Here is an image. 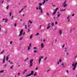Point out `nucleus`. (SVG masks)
<instances>
[{"label":"nucleus","instance_id":"1","mask_svg":"<svg viewBox=\"0 0 77 77\" xmlns=\"http://www.w3.org/2000/svg\"><path fill=\"white\" fill-rule=\"evenodd\" d=\"M74 63H75V65H74ZM77 64V62L75 63V62H73V63H72V66H74L73 68V70H75V68H76V67Z\"/></svg>","mask_w":77,"mask_h":77},{"label":"nucleus","instance_id":"2","mask_svg":"<svg viewBox=\"0 0 77 77\" xmlns=\"http://www.w3.org/2000/svg\"><path fill=\"white\" fill-rule=\"evenodd\" d=\"M33 73H34V72H33V71H32L31 73L29 74L28 75H27L26 76V77H30V76H31L32 75H33Z\"/></svg>","mask_w":77,"mask_h":77},{"label":"nucleus","instance_id":"3","mask_svg":"<svg viewBox=\"0 0 77 77\" xmlns=\"http://www.w3.org/2000/svg\"><path fill=\"white\" fill-rule=\"evenodd\" d=\"M33 60H31L30 61L29 63L30 64V67L32 66V65H33Z\"/></svg>","mask_w":77,"mask_h":77},{"label":"nucleus","instance_id":"4","mask_svg":"<svg viewBox=\"0 0 77 77\" xmlns=\"http://www.w3.org/2000/svg\"><path fill=\"white\" fill-rule=\"evenodd\" d=\"M38 9H39V10H40L41 14L43 13V12H42V8H41V6H39L38 7Z\"/></svg>","mask_w":77,"mask_h":77},{"label":"nucleus","instance_id":"5","mask_svg":"<svg viewBox=\"0 0 77 77\" xmlns=\"http://www.w3.org/2000/svg\"><path fill=\"white\" fill-rule=\"evenodd\" d=\"M39 64H40V63H41V59H42L43 58V57L41 56V57H39Z\"/></svg>","mask_w":77,"mask_h":77},{"label":"nucleus","instance_id":"6","mask_svg":"<svg viewBox=\"0 0 77 77\" xmlns=\"http://www.w3.org/2000/svg\"><path fill=\"white\" fill-rule=\"evenodd\" d=\"M5 59H6V57L5 56V55H4V59L3 60V63H5Z\"/></svg>","mask_w":77,"mask_h":77},{"label":"nucleus","instance_id":"7","mask_svg":"<svg viewBox=\"0 0 77 77\" xmlns=\"http://www.w3.org/2000/svg\"><path fill=\"white\" fill-rule=\"evenodd\" d=\"M59 32L60 34V35H62V31L61 30H59Z\"/></svg>","mask_w":77,"mask_h":77},{"label":"nucleus","instance_id":"8","mask_svg":"<svg viewBox=\"0 0 77 77\" xmlns=\"http://www.w3.org/2000/svg\"><path fill=\"white\" fill-rule=\"evenodd\" d=\"M2 20L3 21H5V20H6L5 21V23H7V21H8V19H2Z\"/></svg>","mask_w":77,"mask_h":77},{"label":"nucleus","instance_id":"9","mask_svg":"<svg viewBox=\"0 0 77 77\" xmlns=\"http://www.w3.org/2000/svg\"><path fill=\"white\" fill-rule=\"evenodd\" d=\"M41 48H44V44L42 43L41 44Z\"/></svg>","mask_w":77,"mask_h":77},{"label":"nucleus","instance_id":"10","mask_svg":"<svg viewBox=\"0 0 77 77\" xmlns=\"http://www.w3.org/2000/svg\"><path fill=\"white\" fill-rule=\"evenodd\" d=\"M63 5L64 7H66V6H67V4H63Z\"/></svg>","mask_w":77,"mask_h":77},{"label":"nucleus","instance_id":"11","mask_svg":"<svg viewBox=\"0 0 77 77\" xmlns=\"http://www.w3.org/2000/svg\"><path fill=\"white\" fill-rule=\"evenodd\" d=\"M23 30L22 29L20 32V33H21L22 34H23Z\"/></svg>","mask_w":77,"mask_h":77},{"label":"nucleus","instance_id":"12","mask_svg":"<svg viewBox=\"0 0 77 77\" xmlns=\"http://www.w3.org/2000/svg\"><path fill=\"white\" fill-rule=\"evenodd\" d=\"M66 11V9H64V10H60V11H62V12H63V11Z\"/></svg>","mask_w":77,"mask_h":77},{"label":"nucleus","instance_id":"13","mask_svg":"<svg viewBox=\"0 0 77 77\" xmlns=\"http://www.w3.org/2000/svg\"><path fill=\"white\" fill-rule=\"evenodd\" d=\"M23 35V34H21V33H20V34L19 35V36L20 37L21 36V35Z\"/></svg>","mask_w":77,"mask_h":77},{"label":"nucleus","instance_id":"14","mask_svg":"<svg viewBox=\"0 0 77 77\" xmlns=\"http://www.w3.org/2000/svg\"><path fill=\"white\" fill-rule=\"evenodd\" d=\"M8 59H9V57L8 56L6 58V60L8 61Z\"/></svg>","mask_w":77,"mask_h":77},{"label":"nucleus","instance_id":"15","mask_svg":"<svg viewBox=\"0 0 77 77\" xmlns=\"http://www.w3.org/2000/svg\"><path fill=\"white\" fill-rule=\"evenodd\" d=\"M45 2H46V1H45V0H44L43 2V4H45Z\"/></svg>","mask_w":77,"mask_h":77},{"label":"nucleus","instance_id":"16","mask_svg":"<svg viewBox=\"0 0 77 77\" xmlns=\"http://www.w3.org/2000/svg\"><path fill=\"white\" fill-rule=\"evenodd\" d=\"M34 52L35 53H37L38 51L37 50H35Z\"/></svg>","mask_w":77,"mask_h":77},{"label":"nucleus","instance_id":"17","mask_svg":"<svg viewBox=\"0 0 77 77\" xmlns=\"http://www.w3.org/2000/svg\"><path fill=\"white\" fill-rule=\"evenodd\" d=\"M3 72H4V70H1V71H0V72L1 73H3Z\"/></svg>","mask_w":77,"mask_h":77},{"label":"nucleus","instance_id":"18","mask_svg":"<svg viewBox=\"0 0 77 77\" xmlns=\"http://www.w3.org/2000/svg\"><path fill=\"white\" fill-rule=\"evenodd\" d=\"M39 35V33H37L36 34H35V36H38V35Z\"/></svg>","mask_w":77,"mask_h":77},{"label":"nucleus","instance_id":"19","mask_svg":"<svg viewBox=\"0 0 77 77\" xmlns=\"http://www.w3.org/2000/svg\"><path fill=\"white\" fill-rule=\"evenodd\" d=\"M4 51H5V50H3L2 52L1 53V54H2V53H4Z\"/></svg>","mask_w":77,"mask_h":77},{"label":"nucleus","instance_id":"20","mask_svg":"<svg viewBox=\"0 0 77 77\" xmlns=\"http://www.w3.org/2000/svg\"><path fill=\"white\" fill-rule=\"evenodd\" d=\"M50 26H48L47 27V29H50Z\"/></svg>","mask_w":77,"mask_h":77},{"label":"nucleus","instance_id":"21","mask_svg":"<svg viewBox=\"0 0 77 77\" xmlns=\"http://www.w3.org/2000/svg\"><path fill=\"white\" fill-rule=\"evenodd\" d=\"M25 28L26 29H27V25H26V24H25Z\"/></svg>","mask_w":77,"mask_h":77},{"label":"nucleus","instance_id":"22","mask_svg":"<svg viewBox=\"0 0 77 77\" xmlns=\"http://www.w3.org/2000/svg\"><path fill=\"white\" fill-rule=\"evenodd\" d=\"M56 11H54V13L52 14L53 15H54V14H56Z\"/></svg>","mask_w":77,"mask_h":77},{"label":"nucleus","instance_id":"23","mask_svg":"<svg viewBox=\"0 0 77 77\" xmlns=\"http://www.w3.org/2000/svg\"><path fill=\"white\" fill-rule=\"evenodd\" d=\"M60 15H61L60 14H58V15H57V17H60Z\"/></svg>","mask_w":77,"mask_h":77},{"label":"nucleus","instance_id":"24","mask_svg":"<svg viewBox=\"0 0 77 77\" xmlns=\"http://www.w3.org/2000/svg\"><path fill=\"white\" fill-rule=\"evenodd\" d=\"M29 23H30V24H32L33 22H32V21H31L30 20L29 21Z\"/></svg>","mask_w":77,"mask_h":77},{"label":"nucleus","instance_id":"25","mask_svg":"<svg viewBox=\"0 0 77 77\" xmlns=\"http://www.w3.org/2000/svg\"><path fill=\"white\" fill-rule=\"evenodd\" d=\"M42 5V4L39 3V5L40 6H41Z\"/></svg>","mask_w":77,"mask_h":77},{"label":"nucleus","instance_id":"26","mask_svg":"<svg viewBox=\"0 0 77 77\" xmlns=\"http://www.w3.org/2000/svg\"><path fill=\"white\" fill-rule=\"evenodd\" d=\"M23 37H22L21 38H20V41H21V40H22V39H23Z\"/></svg>","mask_w":77,"mask_h":77},{"label":"nucleus","instance_id":"27","mask_svg":"<svg viewBox=\"0 0 77 77\" xmlns=\"http://www.w3.org/2000/svg\"><path fill=\"white\" fill-rule=\"evenodd\" d=\"M32 37H33V36H32V35H31L30 37V39H32Z\"/></svg>","mask_w":77,"mask_h":77},{"label":"nucleus","instance_id":"28","mask_svg":"<svg viewBox=\"0 0 77 77\" xmlns=\"http://www.w3.org/2000/svg\"><path fill=\"white\" fill-rule=\"evenodd\" d=\"M52 26H54V23H51Z\"/></svg>","mask_w":77,"mask_h":77},{"label":"nucleus","instance_id":"29","mask_svg":"<svg viewBox=\"0 0 77 77\" xmlns=\"http://www.w3.org/2000/svg\"><path fill=\"white\" fill-rule=\"evenodd\" d=\"M66 48H65V52H67V50H66Z\"/></svg>","mask_w":77,"mask_h":77},{"label":"nucleus","instance_id":"30","mask_svg":"<svg viewBox=\"0 0 77 77\" xmlns=\"http://www.w3.org/2000/svg\"><path fill=\"white\" fill-rule=\"evenodd\" d=\"M60 62H62V60L61 59H60L59 60Z\"/></svg>","mask_w":77,"mask_h":77},{"label":"nucleus","instance_id":"31","mask_svg":"<svg viewBox=\"0 0 77 77\" xmlns=\"http://www.w3.org/2000/svg\"><path fill=\"white\" fill-rule=\"evenodd\" d=\"M12 15V13H10V16L11 17V15Z\"/></svg>","mask_w":77,"mask_h":77},{"label":"nucleus","instance_id":"32","mask_svg":"<svg viewBox=\"0 0 77 77\" xmlns=\"http://www.w3.org/2000/svg\"><path fill=\"white\" fill-rule=\"evenodd\" d=\"M13 66H14L13 65L11 67V69H12V68H13Z\"/></svg>","mask_w":77,"mask_h":77},{"label":"nucleus","instance_id":"33","mask_svg":"<svg viewBox=\"0 0 77 77\" xmlns=\"http://www.w3.org/2000/svg\"><path fill=\"white\" fill-rule=\"evenodd\" d=\"M66 72L68 74L69 73V71L68 70H66Z\"/></svg>","mask_w":77,"mask_h":77},{"label":"nucleus","instance_id":"34","mask_svg":"<svg viewBox=\"0 0 77 77\" xmlns=\"http://www.w3.org/2000/svg\"><path fill=\"white\" fill-rule=\"evenodd\" d=\"M4 66L6 68V67L7 66H6V64H5V65H4Z\"/></svg>","mask_w":77,"mask_h":77},{"label":"nucleus","instance_id":"35","mask_svg":"<svg viewBox=\"0 0 77 77\" xmlns=\"http://www.w3.org/2000/svg\"><path fill=\"white\" fill-rule=\"evenodd\" d=\"M9 6H7V9H9Z\"/></svg>","mask_w":77,"mask_h":77},{"label":"nucleus","instance_id":"36","mask_svg":"<svg viewBox=\"0 0 77 77\" xmlns=\"http://www.w3.org/2000/svg\"><path fill=\"white\" fill-rule=\"evenodd\" d=\"M62 65H63V67H65V65H64L63 63L62 64Z\"/></svg>","mask_w":77,"mask_h":77},{"label":"nucleus","instance_id":"37","mask_svg":"<svg viewBox=\"0 0 77 77\" xmlns=\"http://www.w3.org/2000/svg\"><path fill=\"white\" fill-rule=\"evenodd\" d=\"M37 49V48H36V47H34L33 48V49H34V50L35 49Z\"/></svg>","mask_w":77,"mask_h":77},{"label":"nucleus","instance_id":"38","mask_svg":"<svg viewBox=\"0 0 77 77\" xmlns=\"http://www.w3.org/2000/svg\"><path fill=\"white\" fill-rule=\"evenodd\" d=\"M69 54V53L67 52V53H66V55H67V56H68Z\"/></svg>","mask_w":77,"mask_h":77},{"label":"nucleus","instance_id":"39","mask_svg":"<svg viewBox=\"0 0 77 77\" xmlns=\"http://www.w3.org/2000/svg\"><path fill=\"white\" fill-rule=\"evenodd\" d=\"M27 71V69H25V70H24V72H26V71Z\"/></svg>","mask_w":77,"mask_h":77},{"label":"nucleus","instance_id":"40","mask_svg":"<svg viewBox=\"0 0 77 77\" xmlns=\"http://www.w3.org/2000/svg\"><path fill=\"white\" fill-rule=\"evenodd\" d=\"M13 18H14V16H12V17L11 18V20H13Z\"/></svg>","mask_w":77,"mask_h":77},{"label":"nucleus","instance_id":"41","mask_svg":"<svg viewBox=\"0 0 77 77\" xmlns=\"http://www.w3.org/2000/svg\"><path fill=\"white\" fill-rule=\"evenodd\" d=\"M17 25V23H15L14 24V26H15V27H16Z\"/></svg>","mask_w":77,"mask_h":77},{"label":"nucleus","instance_id":"42","mask_svg":"<svg viewBox=\"0 0 77 77\" xmlns=\"http://www.w3.org/2000/svg\"><path fill=\"white\" fill-rule=\"evenodd\" d=\"M47 59V57H46L45 59H44V60H46V59Z\"/></svg>","mask_w":77,"mask_h":77},{"label":"nucleus","instance_id":"43","mask_svg":"<svg viewBox=\"0 0 77 77\" xmlns=\"http://www.w3.org/2000/svg\"><path fill=\"white\" fill-rule=\"evenodd\" d=\"M58 9H59V8H57L55 9L56 11H57V10H58Z\"/></svg>","mask_w":77,"mask_h":77},{"label":"nucleus","instance_id":"44","mask_svg":"<svg viewBox=\"0 0 77 77\" xmlns=\"http://www.w3.org/2000/svg\"><path fill=\"white\" fill-rule=\"evenodd\" d=\"M39 29H41V26L40 25L39 27L38 28Z\"/></svg>","mask_w":77,"mask_h":77},{"label":"nucleus","instance_id":"45","mask_svg":"<svg viewBox=\"0 0 77 77\" xmlns=\"http://www.w3.org/2000/svg\"><path fill=\"white\" fill-rule=\"evenodd\" d=\"M38 67H36V68L35 69V70H38Z\"/></svg>","mask_w":77,"mask_h":77},{"label":"nucleus","instance_id":"46","mask_svg":"<svg viewBox=\"0 0 77 77\" xmlns=\"http://www.w3.org/2000/svg\"><path fill=\"white\" fill-rule=\"evenodd\" d=\"M72 29H70V33H71V32H72Z\"/></svg>","mask_w":77,"mask_h":77},{"label":"nucleus","instance_id":"47","mask_svg":"<svg viewBox=\"0 0 77 77\" xmlns=\"http://www.w3.org/2000/svg\"><path fill=\"white\" fill-rule=\"evenodd\" d=\"M36 75V72H35V74H34V76H35Z\"/></svg>","mask_w":77,"mask_h":77},{"label":"nucleus","instance_id":"48","mask_svg":"<svg viewBox=\"0 0 77 77\" xmlns=\"http://www.w3.org/2000/svg\"><path fill=\"white\" fill-rule=\"evenodd\" d=\"M29 47H31V43H30L29 44Z\"/></svg>","mask_w":77,"mask_h":77},{"label":"nucleus","instance_id":"49","mask_svg":"<svg viewBox=\"0 0 77 77\" xmlns=\"http://www.w3.org/2000/svg\"><path fill=\"white\" fill-rule=\"evenodd\" d=\"M28 50H30V47H28Z\"/></svg>","mask_w":77,"mask_h":77},{"label":"nucleus","instance_id":"50","mask_svg":"<svg viewBox=\"0 0 77 77\" xmlns=\"http://www.w3.org/2000/svg\"><path fill=\"white\" fill-rule=\"evenodd\" d=\"M54 20H56V17H55L54 16Z\"/></svg>","mask_w":77,"mask_h":77},{"label":"nucleus","instance_id":"51","mask_svg":"<svg viewBox=\"0 0 77 77\" xmlns=\"http://www.w3.org/2000/svg\"><path fill=\"white\" fill-rule=\"evenodd\" d=\"M18 75H20V73H18Z\"/></svg>","mask_w":77,"mask_h":77},{"label":"nucleus","instance_id":"52","mask_svg":"<svg viewBox=\"0 0 77 77\" xmlns=\"http://www.w3.org/2000/svg\"><path fill=\"white\" fill-rule=\"evenodd\" d=\"M57 64L58 65V64H59V61H58L57 62Z\"/></svg>","mask_w":77,"mask_h":77},{"label":"nucleus","instance_id":"53","mask_svg":"<svg viewBox=\"0 0 77 77\" xmlns=\"http://www.w3.org/2000/svg\"><path fill=\"white\" fill-rule=\"evenodd\" d=\"M47 15L48 16H49V13H48L47 12Z\"/></svg>","mask_w":77,"mask_h":77},{"label":"nucleus","instance_id":"54","mask_svg":"<svg viewBox=\"0 0 77 77\" xmlns=\"http://www.w3.org/2000/svg\"><path fill=\"white\" fill-rule=\"evenodd\" d=\"M12 42H10V44H12Z\"/></svg>","mask_w":77,"mask_h":77},{"label":"nucleus","instance_id":"55","mask_svg":"<svg viewBox=\"0 0 77 77\" xmlns=\"http://www.w3.org/2000/svg\"><path fill=\"white\" fill-rule=\"evenodd\" d=\"M55 24H57V22H55Z\"/></svg>","mask_w":77,"mask_h":77},{"label":"nucleus","instance_id":"56","mask_svg":"<svg viewBox=\"0 0 77 77\" xmlns=\"http://www.w3.org/2000/svg\"><path fill=\"white\" fill-rule=\"evenodd\" d=\"M65 47V45H64L63 46V48Z\"/></svg>","mask_w":77,"mask_h":77},{"label":"nucleus","instance_id":"57","mask_svg":"<svg viewBox=\"0 0 77 77\" xmlns=\"http://www.w3.org/2000/svg\"><path fill=\"white\" fill-rule=\"evenodd\" d=\"M28 32H30V29H28Z\"/></svg>","mask_w":77,"mask_h":77},{"label":"nucleus","instance_id":"58","mask_svg":"<svg viewBox=\"0 0 77 77\" xmlns=\"http://www.w3.org/2000/svg\"><path fill=\"white\" fill-rule=\"evenodd\" d=\"M50 71V70H48L47 71V72H48V71Z\"/></svg>","mask_w":77,"mask_h":77},{"label":"nucleus","instance_id":"59","mask_svg":"<svg viewBox=\"0 0 77 77\" xmlns=\"http://www.w3.org/2000/svg\"><path fill=\"white\" fill-rule=\"evenodd\" d=\"M3 2H4V1H2V4H3Z\"/></svg>","mask_w":77,"mask_h":77},{"label":"nucleus","instance_id":"60","mask_svg":"<svg viewBox=\"0 0 77 77\" xmlns=\"http://www.w3.org/2000/svg\"><path fill=\"white\" fill-rule=\"evenodd\" d=\"M36 9L37 10H38V7H36Z\"/></svg>","mask_w":77,"mask_h":77},{"label":"nucleus","instance_id":"61","mask_svg":"<svg viewBox=\"0 0 77 77\" xmlns=\"http://www.w3.org/2000/svg\"><path fill=\"white\" fill-rule=\"evenodd\" d=\"M26 72H23V74H25V73Z\"/></svg>","mask_w":77,"mask_h":77},{"label":"nucleus","instance_id":"62","mask_svg":"<svg viewBox=\"0 0 77 77\" xmlns=\"http://www.w3.org/2000/svg\"><path fill=\"white\" fill-rule=\"evenodd\" d=\"M72 16L73 17V16H74V14H73L72 15Z\"/></svg>","mask_w":77,"mask_h":77},{"label":"nucleus","instance_id":"63","mask_svg":"<svg viewBox=\"0 0 77 77\" xmlns=\"http://www.w3.org/2000/svg\"><path fill=\"white\" fill-rule=\"evenodd\" d=\"M21 12H22V11H21V10L19 12V13H21Z\"/></svg>","mask_w":77,"mask_h":77},{"label":"nucleus","instance_id":"64","mask_svg":"<svg viewBox=\"0 0 77 77\" xmlns=\"http://www.w3.org/2000/svg\"><path fill=\"white\" fill-rule=\"evenodd\" d=\"M76 57H77V55L75 57V58H76Z\"/></svg>","mask_w":77,"mask_h":77}]
</instances>
